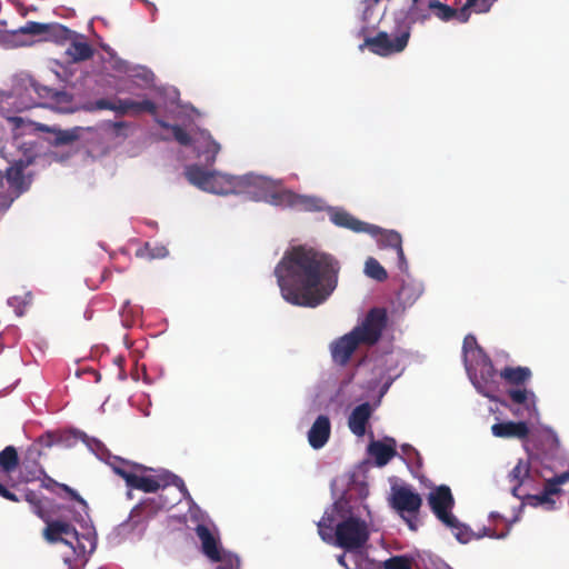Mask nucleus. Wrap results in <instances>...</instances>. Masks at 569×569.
Wrapping results in <instances>:
<instances>
[{
    "label": "nucleus",
    "mask_w": 569,
    "mask_h": 569,
    "mask_svg": "<svg viewBox=\"0 0 569 569\" xmlns=\"http://www.w3.org/2000/svg\"><path fill=\"white\" fill-rule=\"evenodd\" d=\"M569 480V471L562 472L551 479H548L546 482L552 487L553 489H560V485L566 483Z\"/></svg>",
    "instance_id": "49530a36"
},
{
    "label": "nucleus",
    "mask_w": 569,
    "mask_h": 569,
    "mask_svg": "<svg viewBox=\"0 0 569 569\" xmlns=\"http://www.w3.org/2000/svg\"><path fill=\"white\" fill-rule=\"evenodd\" d=\"M210 172L211 171H208L198 164H190L184 169V176L187 180L200 190H203L206 183L208 182Z\"/></svg>",
    "instance_id": "c85d7f7f"
},
{
    "label": "nucleus",
    "mask_w": 569,
    "mask_h": 569,
    "mask_svg": "<svg viewBox=\"0 0 569 569\" xmlns=\"http://www.w3.org/2000/svg\"><path fill=\"white\" fill-rule=\"evenodd\" d=\"M123 480L129 488L143 492H157L159 489H166L164 471L154 477L140 476L133 472V475H123Z\"/></svg>",
    "instance_id": "a211bd4d"
},
{
    "label": "nucleus",
    "mask_w": 569,
    "mask_h": 569,
    "mask_svg": "<svg viewBox=\"0 0 569 569\" xmlns=\"http://www.w3.org/2000/svg\"><path fill=\"white\" fill-rule=\"evenodd\" d=\"M164 477H166V488L168 486H174L179 489V491L181 492V495L183 496V498L186 500L192 499L190 492L188 491V489L184 485V481L180 477H178L177 475L171 473L169 471H164Z\"/></svg>",
    "instance_id": "ea45409f"
},
{
    "label": "nucleus",
    "mask_w": 569,
    "mask_h": 569,
    "mask_svg": "<svg viewBox=\"0 0 569 569\" xmlns=\"http://www.w3.org/2000/svg\"><path fill=\"white\" fill-rule=\"evenodd\" d=\"M82 109L87 112H96L100 110H111L113 109L112 100L101 98L94 101L86 102L82 106Z\"/></svg>",
    "instance_id": "a19ab883"
},
{
    "label": "nucleus",
    "mask_w": 569,
    "mask_h": 569,
    "mask_svg": "<svg viewBox=\"0 0 569 569\" xmlns=\"http://www.w3.org/2000/svg\"><path fill=\"white\" fill-rule=\"evenodd\" d=\"M220 151V144L211 137L206 142V149L199 153L203 156L206 164H212Z\"/></svg>",
    "instance_id": "58836bf2"
},
{
    "label": "nucleus",
    "mask_w": 569,
    "mask_h": 569,
    "mask_svg": "<svg viewBox=\"0 0 569 569\" xmlns=\"http://www.w3.org/2000/svg\"><path fill=\"white\" fill-rule=\"evenodd\" d=\"M337 561H338V563H339L340 566L345 567L346 569H351V568L347 565V562H346V557H345V555H343V553H342V555H339V556L337 557Z\"/></svg>",
    "instance_id": "4d7b16f0"
},
{
    "label": "nucleus",
    "mask_w": 569,
    "mask_h": 569,
    "mask_svg": "<svg viewBox=\"0 0 569 569\" xmlns=\"http://www.w3.org/2000/svg\"><path fill=\"white\" fill-rule=\"evenodd\" d=\"M59 482H57L56 480H53L52 478L50 477H46V479L43 480L42 482V486L48 489V490H53L56 487H59Z\"/></svg>",
    "instance_id": "6e6d98bb"
},
{
    "label": "nucleus",
    "mask_w": 569,
    "mask_h": 569,
    "mask_svg": "<svg viewBox=\"0 0 569 569\" xmlns=\"http://www.w3.org/2000/svg\"><path fill=\"white\" fill-rule=\"evenodd\" d=\"M470 7H467V4H465L460 11H458V14L456 16V18H458L461 22H467L468 19H469V10Z\"/></svg>",
    "instance_id": "5fc2aeb1"
},
{
    "label": "nucleus",
    "mask_w": 569,
    "mask_h": 569,
    "mask_svg": "<svg viewBox=\"0 0 569 569\" xmlns=\"http://www.w3.org/2000/svg\"><path fill=\"white\" fill-rule=\"evenodd\" d=\"M19 466L18 451L13 446H7L0 452V467L6 472H12Z\"/></svg>",
    "instance_id": "2f4dec72"
},
{
    "label": "nucleus",
    "mask_w": 569,
    "mask_h": 569,
    "mask_svg": "<svg viewBox=\"0 0 569 569\" xmlns=\"http://www.w3.org/2000/svg\"><path fill=\"white\" fill-rule=\"evenodd\" d=\"M54 90L56 89L39 84L34 80L29 79L28 83L23 86V90L21 86H16L12 92L1 99L0 113L7 118L14 130L22 129L24 126L31 127L33 123H26L22 117L10 116L6 106L13 104L18 112L37 106H46V103L51 101Z\"/></svg>",
    "instance_id": "20e7f679"
},
{
    "label": "nucleus",
    "mask_w": 569,
    "mask_h": 569,
    "mask_svg": "<svg viewBox=\"0 0 569 569\" xmlns=\"http://www.w3.org/2000/svg\"><path fill=\"white\" fill-rule=\"evenodd\" d=\"M446 526L452 529L456 539L461 543H468L473 538L471 530L467 526L460 523L457 518L453 525Z\"/></svg>",
    "instance_id": "4c0bfd02"
},
{
    "label": "nucleus",
    "mask_w": 569,
    "mask_h": 569,
    "mask_svg": "<svg viewBox=\"0 0 569 569\" xmlns=\"http://www.w3.org/2000/svg\"><path fill=\"white\" fill-rule=\"evenodd\" d=\"M413 6L411 7V12L416 9V4L418 3V0H412Z\"/></svg>",
    "instance_id": "e2e57ef3"
},
{
    "label": "nucleus",
    "mask_w": 569,
    "mask_h": 569,
    "mask_svg": "<svg viewBox=\"0 0 569 569\" xmlns=\"http://www.w3.org/2000/svg\"><path fill=\"white\" fill-rule=\"evenodd\" d=\"M48 30V23H40L36 21H28L23 27L19 29V32L23 34L32 36H44Z\"/></svg>",
    "instance_id": "79ce46f5"
},
{
    "label": "nucleus",
    "mask_w": 569,
    "mask_h": 569,
    "mask_svg": "<svg viewBox=\"0 0 569 569\" xmlns=\"http://www.w3.org/2000/svg\"><path fill=\"white\" fill-rule=\"evenodd\" d=\"M37 130L39 131H48L52 133V139L50 142L54 146H67L79 139L78 128L61 130V129H50L44 124H38Z\"/></svg>",
    "instance_id": "393cba45"
},
{
    "label": "nucleus",
    "mask_w": 569,
    "mask_h": 569,
    "mask_svg": "<svg viewBox=\"0 0 569 569\" xmlns=\"http://www.w3.org/2000/svg\"><path fill=\"white\" fill-rule=\"evenodd\" d=\"M366 274L377 281H385L388 278L386 269L375 258H369L366 261Z\"/></svg>",
    "instance_id": "c9c22d12"
},
{
    "label": "nucleus",
    "mask_w": 569,
    "mask_h": 569,
    "mask_svg": "<svg viewBox=\"0 0 569 569\" xmlns=\"http://www.w3.org/2000/svg\"><path fill=\"white\" fill-rule=\"evenodd\" d=\"M36 478H37V476L33 473V476L31 478H27V481L33 480Z\"/></svg>",
    "instance_id": "0e129e2a"
},
{
    "label": "nucleus",
    "mask_w": 569,
    "mask_h": 569,
    "mask_svg": "<svg viewBox=\"0 0 569 569\" xmlns=\"http://www.w3.org/2000/svg\"><path fill=\"white\" fill-rule=\"evenodd\" d=\"M497 375L491 359L485 355L479 369V377L476 378L473 385L482 396L495 401H499L495 395L498 391Z\"/></svg>",
    "instance_id": "ddd939ff"
},
{
    "label": "nucleus",
    "mask_w": 569,
    "mask_h": 569,
    "mask_svg": "<svg viewBox=\"0 0 569 569\" xmlns=\"http://www.w3.org/2000/svg\"><path fill=\"white\" fill-rule=\"evenodd\" d=\"M491 432L497 438L525 440L530 430L526 421H506L492 425Z\"/></svg>",
    "instance_id": "aec40b11"
},
{
    "label": "nucleus",
    "mask_w": 569,
    "mask_h": 569,
    "mask_svg": "<svg viewBox=\"0 0 569 569\" xmlns=\"http://www.w3.org/2000/svg\"><path fill=\"white\" fill-rule=\"evenodd\" d=\"M59 488H61L66 493H68L72 500L79 502L83 507H87L86 500L74 489L64 483H60Z\"/></svg>",
    "instance_id": "de8ad7c7"
},
{
    "label": "nucleus",
    "mask_w": 569,
    "mask_h": 569,
    "mask_svg": "<svg viewBox=\"0 0 569 569\" xmlns=\"http://www.w3.org/2000/svg\"><path fill=\"white\" fill-rule=\"evenodd\" d=\"M472 350H477L478 352H483L482 348L478 345L476 337L472 335H468L465 337L463 345H462V351H463L465 358H467V353Z\"/></svg>",
    "instance_id": "c03bdc74"
},
{
    "label": "nucleus",
    "mask_w": 569,
    "mask_h": 569,
    "mask_svg": "<svg viewBox=\"0 0 569 569\" xmlns=\"http://www.w3.org/2000/svg\"><path fill=\"white\" fill-rule=\"evenodd\" d=\"M318 533L325 542H335V531L330 532L327 528L318 527Z\"/></svg>",
    "instance_id": "3c124183"
},
{
    "label": "nucleus",
    "mask_w": 569,
    "mask_h": 569,
    "mask_svg": "<svg viewBox=\"0 0 569 569\" xmlns=\"http://www.w3.org/2000/svg\"><path fill=\"white\" fill-rule=\"evenodd\" d=\"M368 453L375 459V463L378 467H383L398 455L397 441L391 437H385L382 440H372L368 446Z\"/></svg>",
    "instance_id": "dca6fc26"
},
{
    "label": "nucleus",
    "mask_w": 569,
    "mask_h": 569,
    "mask_svg": "<svg viewBox=\"0 0 569 569\" xmlns=\"http://www.w3.org/2000/svg\"><path fill=\"white\" fill-rule=\"evenodd\" d=\"M194 532L200 541L202 555L211 562L218 563L214 569H240V558L222 547L216 529L199 523Z\"/></svg>",
    "instance_id": "39448f33"
},
{
    "label": "nucleus",
    "mask_w": 569,
    "mask_h": 569,
    "mask_svg": "<svg viewBox=\"0 0 569 569\" xmlns=\"http://www.w3.org/2000/svg\"><path fill=\"white\" fill-rule=\"evenodd\" d=\"M387 323L386 309H370L360 325L331 342L330 352L333 362L345 367L359 346H375L380 340Z\"/></svg>",
    "instance_id": "f03ea898"
},
{
    "label": "nucleus",
    "mask_w": 569,
    "mask_h": 569,
    "mask_svg": "<svg viewBox=\"0 0 569 569\" xmlns=\"http://www.w3.org/2000/svg\"><path fill=\"white\" fill-rule=\"evenodd\" d=\"M168 254V250L166 247H154L152 248L149 242H146L144 246L137 250L136 256L140 258H163Z\"/></svg>",
    "instance_id": "e433bc0d"
},
{
    "label": "nucleus",
    "mask_w": 569,
    "mask_h": 569,
    "mask_svg": "<svg viewBox=\"0 0 569 569\" xmlns=\"http://www.w3.org/2000/svg\"><path fill=\"white\" fill-rule=\"evenodd\" d=\"M429 14H421V17L419 18L421 21H425V20H428L429 19Z\"/></svg>",
    "instance_id": "680f3d73"
},
{
    "label": "nucleus",
    "mask_w": 569,
    "mask_h": 569,
    "mask_svg": "<svg viewBox=\"0 0 569 569\" xmlns=\"http://www.w3.org/2000/svg\"><path fill=\"white\" fill-rule=\"evenodd\" d=\"M330 220L338 227L350 229L355 232H366L377 234L380 227L363 222L345 210H335L330 214Z\"/></svg>",
    "instance_id": "f3484780"
},
{
    "label": "nucleus",
    "mask_w": 569,
    "mask_h": 569,
    "mask_svg": "<svg viewBox=\"0 0 569 569\" xmlns=\"http://www.w3.org/2000/svg\"><path fill=\"white\" fill-rule=\"evenodd\" d=\"M428 502L436 517L445 525H453L456 517L451 513L455 499L448 486L441 485L428 495Z\"/></svg>",
    "instance_id": "f8f14e48"
},
{
    "label": "nucleus",
    "mask_w": 569,
    "mask_h": 569,
    "mask_svg": "<svg viewBox=\"0 0 569 569\" xmlns=\"http://www.w3.org/2000/svg\"><path fill=\"white\" fill-rule=\"evenodd\" d=\"M372 236L378 237L380 246L393 249L398 257L399 269L402 271L407 270V260L402 249V238L400 233L393 230H383L380 228V231Z\"/></svg>",
    "instance_id": "4be33fe9"
},
{
    "label": "nucleus",
    "mask_w": 569,
    "mask_h": 569,
    "mask_svg": "<svg viewBox=\"0 0 569 569\" xmlns=\"http://www.w3.org/2000/svg\"><path fill=\"white\" fill-rule=\"evenodd\" d=\"M383 569H411V561L405 556H395L383 562Z\"/></svg>",
    "instance_id": "37998d69"
},
{
    "label": "nucleus",
    "mask_w": 569,
    "mask_h": 569,
    "mask_svg": "<svg viewBox=\"0 0 569 569\" xmlns=\"http://www.w3.org/2000/svg\"><path fill=\"white\" fill-rule=\"evenodd\" d=\"M499 377L507 385L511 386V388L507 390V397L511 405L505 401H500V403L508 408L516 417L532 418L537 416V397L533 391L525 387L532 377L530 368L508 366L500 370Z\"/></svg>",
    "instance_id": "7ed1b4c3"
},
{
    "label": "nucleus",
    "mask_w": 569,
    "mask_h": 569,
    "mask_svg": "<svg viewBox=\"0 0 569 569\" xmlns=\"http://www.w3.org/2000/svg\"><path fill=\"white\" fill-rule=\"evenodd\" d=\"M479 1H480V0H466V4H467V7L472 8V7L478 6V2H479Z\"/></svg>",
    "instance_id": "bf43d9fd"
},
{
    "label": "nucleus",
    "mask_w": 569,
    "mask_h": 569,
    "mask_svg": "<svg viewBox=\"0 0 569 569\" xmlns=\"http://www.w3.org/2000/svg\"><path fill=\"white\" fill-rule=\"evenodd\" d=\"M43 520L47 523V527L44 528L43 531V536L49 542H62L64 545L72 547V541L69 540V538H72L76 541L79 540V533L70 522L62 520L50 521L47 518H44Z\"/></svg>",
    "instance_id": "2eb2a0df"
},
{
    "label": "nucleus",
    "mask_w": 569,
    "mask_h": 569,
    "mask_svg": "<svg viewBox=\"0 0 569 569\" xmlns=\"http://www.w3.org/2000/svg\"><path fill=\"white\" fill-rule=\"evenodd\" d=\"M153 10H156L154 4L148 3Z\"/></svg>",
    "instance_id": "69168bd1"
},
{
    "label": "nucleus",
    "mask_w": 569,
    "mask_h": 569,
    "mask_svg": "<svg viewBox=\"0 0 569 569\" xmlns=\"http://www.w3.org/2000/svg\"><path fill=\"white\" fill-rule=\"evenodd\" d=\"M0 496L7 500H10V501H13V502H18L19 501V498L17 497L16 493L11 492L10 490L7 489L6 486H3L2 483H0Z\"/></svg>",
    "instance_id": "603ef678"
},
{
    "label": "nucleus",
    "mask_w": 569,
    "mask_h": 569,
    "mask_svg": "<svg viewBox=\"0 0 569 569\" xmlns=\"http://www.w3.org/2000/svg\"><path fill=\"white\" fill-rule=\"evenodd\" d=\"M113 109L111 111H114L116 113L120 116H124L129 112L133 113H140V112H148L152 116L157 113V106L151 100H142V101H134L131 99H120L114 98L112 100Z\"/></svg>",
    "instance_id": "412c9836"
},
{
    "label": "nucleus",
    "mask_w": 569,
    "mask_h": 569,
    "mask_svg": "<svg viewBox=\"0 0 569 569\" xmlns=\"http://www.w3.org/2000/svg\"><path fill=\"white\" fill-rule=\"evenodd\" d=\"M157 123L163 129H170L172 131L173 138L181 146L188 147L191 144L192 139L191 136L180 126L170 124L161 119H156Z\"/></svg>",
    "instance_id": "72a5a7b5"
},
{
    "label": "nucleus",
    "mask_w": 569,
    "mask_h": 569,
    "mask_svg": "<svg viewBox=\"0 0 569 569\" xmlns=\"http://www.w3.org/2000/svg\"><path fill=\"white\" fill-rule=\"evenodd\" d=\"M401 451H402V453H403V455H406V456H407V458H408L409 460H412L413 458H417L418 460H420V455H419V452L417 451V449H416V448H413V447H412L411 445H409V443H403V445L401 446Z\"/></svg>",
    "instance_id": "09e8293b"
},
{
    "label": "nucleus",
    "mask_w": 569,
    "mask_h": 569,
    "mask_svg": "<svg viewBox=\"0 0 569 569\" xmlns=\"http://www.w3.org/2000/svg\"><path fill=\"white\" fill-rule=\"evenodd\" d=\"M66 53L73 62L84 61L93 56L92 47L86 41L72 40Z\"/></svg>",
    "instance_id": "cd10ccee"
},
{
    "label": "nucleus",
    "mask_w": 569,
    "mask_h": 569,
    "mask_svg": "<svg viewBox=\"0 0 569 569\" xmlns=\"http://www.w3.org/2000/svg\"><path fill=\"white\" fill-rule=\"evenodd\" d=\"M411 36V27L400 23L395 32L379 31L375 37L365 39V47L380 57H389L402 52L408 46Z\"/></svg>",
    "instance_id": "423d86ee"
},
{
    "label": "nucleus",
    "mask_w": 569,
    "mask_h": 569,
    "mask_svg": "<svg viewBox=\"0 0 569 569\" xmlns=\"http://www.w3.org/2000/svg\"><path fill=\"white\" fill-rule=\"evenodd\" d=\"M529 463L520 459L509 473L510 481L516 483L513 487L515 495L516 490L522 485L523 480L529 477Z\"/></svg>",
    "instance_id": "f704fd0d"
},
{
    "label": "nucleus",
    "mask_w": 569,
    "mask_h": 569,
    "mask_svg": "<svg viewBox=\"0 0 569 569\" xmlns=\"http://www.w3.org/2000/svg\"><path fill=\"white\" fill-rule=\"evenodd\" d=\"M491 2L489 0H480L478 2V6L473 7L476 12L478 13H485L490 10Z\"/></svg>",
    "instance_id": "864d4df0"
},
{
    "label": "nucleus",
    "mask_w": 569,
    "mask_h": 569,
    "mask_svg": "<svg viewBox=\"0 0 569 569\" xmlns=\"http://www.w3.org/2000/svg\"><path fill=\"white\" fill-rule=\"evenodd\" d=\"M87 435L80 430L71 429L59 433L48 432L46 436L39 438V442L44 447H52L53 445L63 448H72L79 441H86Z\"/></svg>",
    "instance_id": "6ab92c4d"
},
{
    "label": "nucleus",
    "mask_w": 569,
    "mask_h": 569,
    "mask_svg": "<svg viewBox=\"0 0 569 569\" xmlns=\"http://www.w3.org/2000/svg\"><path fill=\"white\" fill-rule=\"evenodd\" d=\"M561 492V489H553L547 482H545L543 490L540 493L531 495L528 497L529 503L531 506H542L548 505L549 508H553L555 500L552 499L553 495H558Z\"/></svg>",
    "instance_id": "7c9ffc66"
},
{
    "label": "nucleus",
    "mask_w": 569,
    "mask_h": 569,
    "mask_svg": "<svg viewBox=\"0 0 569 569\" xmlns=\"http://www.w3.org/2000/svg\"><path fill=\"white\" fill-rule=\"evenodd\" d=\"M163 495L157 498H148L138 503L130 512V520L133 525L147 521L154 517L160 510L173 506Z\"/></svg>",
    "instance_id": "4468645a"
},
{
    "label": "nucleus",
    "mask_w": 569,
    "mask_h": 569,
    "mask_svg": "<svg viewBox=\"0 0 569 569\" xmlns=\"http://www.w3.org/2000/svg\"><path fill=\"white\" fill-rule=\"evenodd\" d=\"M486 536L488 537H497V538H503L506 536V533H501V535H498V536H495L493 535V531L491 529H488L486 532H485Z\"/></svg>",
    "instance_id": "13d9d810"
},
{
    "label": "nucleus",
    "mask_w": 569,
    "mask_h": 569,
    "mask_svg": "<svg viewBox=\"0 0 569 569\" xmlns=\"http://www.w3.org/2000/svg\"><path fill=\"white\" fill-rule=\"evenodd\" d=\"M266 181L254 174L231 176L211 171L202 191L216 194L251 192V187Z\"/></svg>",
    "instance_id": "0eeeda50"
},
{
    "label": "nucleus",
    "mask_w": 569,
    "mask_h": 569,
    "mask_svg": "<svg viewBox=\"0 0 569 569\" xmlns=\"http://www.w3.org/2000/svg\"><path fill=\"white\" fill-rule=\"evenodd\" d=\"M339 261L330 253L305 246L286 251L274 268L281 297L290 305L317 308L338 286Z\"/></svg>",
    "instance_id": "f257e3e1"
},
{
    "label": "nucleus",
    "mask_w": 569,
    "mask_h": 569,
    "mask_svg": "<svg viewBox=\"0 0 569 569\" xmlns=\"http://www.w3.org/2000/svg\"><path fill=\"white\" fill-rule=\"evenodd\" d=\"M372 416V407L369 402L357 406L348 418V427L350 431L362 437L366 433L367 425Z\"/></svg>",
    "instance_id": "b1692460"
},
{
    "label": "nucleus",
    "mask_w": 569,
    "mask_h": 569,
    "mask_svg": "<svg viewBox=\"0 0 569 569\" xmlns=\"http://www.w3.org/2000/svg\"><path fill=\"white\" fill-rule=\"evenodd\" d=\"M113 127L114 128H123V127H126V122H114Z\"/></svg>",
    "instance_id": "052dcab7"
},
{
    "label": "nucleus",
    "mask_w": 569,
    "mask_h": 569,
    "mask_svg": "<svg viewBox=\"0 0 569 569\" xmlns=\"http://www.w3.org/2000/svg\"><path fill=\"white\" fill-rule=\"evenodd\" d=\"M390 505L411 531L418 530V515L422 506V498L418 492L407 486L392 488Z\"/></svg>",
    "instance_id": "9d476101"
},
{
    "label": "nucleus",
    "mask_w": 569,
    "mask_h": 569,
    "mask_svg": "<svg viewBox=\"0 0 569 569\" xmlns=\"http://www.w3.org/2000/svg\"><path fill=\"white\" fill-rule=\"evenodd\" d=\"M336 517L333 512H325L320 521L317 523L318 527L327 528L330 532H333L336 527Z\"/></svg>",
    "instance_id": "a18cd8bd"
},
{
    "label": "nucleus",
    "mask_w": 569,
    "mask_h": 569,
    "mask_svg": "<svg viewBox=\"0 0 569 569\" xmlns=\"http://www.w3.org/2000/svg\"><path fill=\"white\" fill-rule=\"evenodd\" d=\"M428 9L431 13L437 17L441 21H450L458 14V10L439 1V0H429Z\"/></svg>",
    "instance_id": "c756f323"
},
{
    "label": "nucleus",
    "mask_w": 569,
    "mask_h": 569,
    "mask_svg": "<svg viewBox=\"0 0 569 569\" xmlns=\"http://www.w3.org/2000/svg\"><path fill=\"white\" fill-rule=\"evenodd\" d=\"M26 498H27V500H28L29 502H31L32 505H34V509H36L34 511H36V513H37L41 519H44V518H46V515H44V512L41 510L40 501H39V500H37L36 495H34L33 492H30V493H28V495H27V497H26Z\"/></svg>",
    "instance_id": "8fccbe9b"
},
{
    "label": "nucleus",
    "mask_w": 569,
    "mask_h": 569,
    "mask_svg": "<svg viewBox=\"0 0 569 569\" xmlns=\"http://www.w3.org/2000/svg\"><path fill=\"white\" fill-rule=\"evenodd\" d=\"M46 106L62 113H72L76 111L73 107V96L66 90H54L51 101L46 103Z\"/></svg>",
    "instance_id": "a878e982"
},
{
    "label": "nucleus",
    "mask_w": 569,
    "mask_h": 569,
    "mask_svg": "<svg viewBox=\"0 0 569 569\" xmlns=\"http://www.w3.org/2000/svg\"><path fill=\"white\" fill-rule=\"evenodd\" d=\"M369 538L368 523L358 517L349 516L336 525L335 545L347 551L361 549Z\"/></svg>",
    "instance_id": "6e6552de"
},
{
    "label": "nucleus",
    "mask_w": 569,
    "mask_h": 569,
    "mask_svg": "<svg viewBox=\"0 0 569 569\" xmlns=\"http://www.w3.org/2000/svg\"><path fill=\"white\" fill-rule=\"evenodd\" d=\"M330 433L331 425L329 418L325 415H320L308 432L309 445L313 449H321L328 442Z\"/></svg>",
    "instance_id": "5701e85b"
},
{
    "label": "nucleus",
    "mask_w": 569,
    "mask_h": 569,
    "mask_svg": "<svg viewBox=\"0 0 569 569\" xmlns=\"http://www.w3.org/2000/svg\"><path fill=\"white\" fill-rule=\"evenodd\" d=\"M74 32L59 23H48V30L44 32L43 39L62 43L72 40Z\"/></svg>",
    "instance_id": "bb28decb"
},
{
    "label": "nucleus",
    "mask_w": 569,
    "mask_h": 569,
    "mask_svg": "<svg viewBox=\"0 0 569 569\" xmlns=\"http://www.w3.org/2000/svg\"><path fill=\"white\" fill-rule=\"evenodd\" d=\"M113 472L123 479V475H133V471H147V468L143 465L129 462L123 459L117 458L113 462L110 463Z\"/></svg>",
    "instance_id": "473e14b6"
},
{
    "label": "nucleus",
    "mask_w": 569,
    "mask_h": 569,
    "mask_svg": "<svg viewBox=\"0 0 569 569\" xmlns=\"http://www.w3.org/2000/svg\"><path fill=\"white\" fill-rule=\"evenodd\" d=\"M263 181H266L262 184H257L251 187L250 193H256L254 189H261L262 194L261 199H263L266 202L273 204V206H283V207H295V206H303L305 208H310L311 203L313 202V199L308 197H302L299 194H296L295 192L290 190H276L272 188V183L270 180L259 177Z\"/></svg>",
    "instance_id": "9b49d317"
},
{
    "label": "nucleus",
    "mask_w": 569,
    "mask_h": 569,
    "mask_svg": "<svg viewBox=\"0 0 569 569\" xmlns=\"http://www.w3.org/2000/svg\"><path fill=\"white\" fill-rule=\"evenodd\" d=\"M29 164L30 160L19 159L7 168L6 176L0 173V210H7L28 189L23 170Z\"/></svg>",
    "instance_id": "1a4fd4ad"
}]
</instances>
